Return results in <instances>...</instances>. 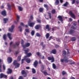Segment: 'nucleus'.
Here are the masks:
<instances>
[{"label": "nucleus", "instance_id": "f257e3e1", "mask_svg": "<svg viewBox=\"0 0 79 79\" xmlns=\"http://www.w3.org/2000/svg\"><path fill=\"white\" fill-rule=\"evenodd\" d=\"M13 64L14 66H15V69L18 68L20 66V64L19 63H18V61L16 60H14Z\"/></svg>", "mask_w": 79, "mask_h": 79}, {"label": "nucleus", "instance_id": "f03ea898", "mask_svg": "<svg viewBox=\"0 0 79 79\" xmlns=\"http://www.w3.org/2000/svg\"><path fill=\"white\" fill-rule=\"evenodd\" d=\"M68 60V57H64L63 59H61L60 61L61 62L63 63V62H64L65 63H68L69 61V60Z\"/></svg>", "mask_w": 79, "mask_h": 79}, {"label": "nucleus", "instance_id": "7ed1b4c3", "mask_svg": "<svg viewBox=\"0 0 79 79\" xmlns=\"http://www.w3.org/2000/svg\"><path fill=\"white\" fill-rule=\"evenodd\" d=\"M31 21H29L28 22V24L29 25V26H30V27H34V25L35 24V22H30Z\"/></svg>", "mask_w": 79, "mask_h": 79}, {"label": "nucleus", "instance_id": "20e7f679", "mask_svg": "<svg viewBox=\"0 0 79 79\" xmlns=\"http://www.w3.org/2000/svg\"><path fill=\"white\" fill-rule=\"evenodd\" d=\"M69 15L71 16L72 17V18H73V19H76V16H75V15L73 13V12H72V11L70 10L69 11Z\"/></svg>", "mask_w": 79, "mask_h": 79}, {"label": "nucleus", "instance_id": "39448f33", "mask_svg": "<svg viewBox=\"0 0 79 79\" xmlns=\"http://www.w3.org/2000/svg\"><path fill=\"white\" fill-rule=\"evenodd\" d=\"M31 44L27 42L25 43V45H23L22 47L24 48H26V47H29Z\"/></svg>", "mask_w": 79, "mask_h": 79}, {"label": "nucleus", "instance_id": "423d86ee", "mask_svg": "<svg viewBox=\"0 0 79 79\" xmlns=\"http://www.w3.org/2000/svg\"><path fill=\"white\" fill-rule=\"evenodd\" d=\"M15 28V25H12L10 28H9V31L10 32H13V30Z\"/></svg>", "mask_w": 79, "mask_h": 79}, {"label": "nucleus", "instance_id": "0eeeda50", "mask_svg": "<svg viewBox=\"0 0 79 79\" xmlns=\"http://www.w3.org/2000/svg\"><path fill=\"white\" fill-rule=\"evenodd\" d=\"M48 60H51V63H53L55 61V59H54V57L53 56H49L48 57Z\"/></svg>", "mask_w": 79, "mask_h": 79}, {"label": "nucleus", "instance_id": "6e6552de", "mask_svg": "<svg viewBox=\"0 0 79 79\" xmlns=\"http://www.w3.org/2000/svg\"><path fill=\"white\" fill-rule=\"evenodd\" d=\"M24 59L27 63H31V59L29 58H27L26 56H24Z\"/></svg>", "mask_w": 79, "mask_h": 79}, {"label": "nucleus", "instance_id": "1a4fd4ad", "mask_svg": "<svg viewBox=\"0 0 79 79\" xmlns=\"http://www.w3.org/2000/svg\"><path fill=\"white\" fill-rule=\"evenodd\" d=\"M21 74L22 75H23L24 77H26V76H27V73H26V72L24 70L22 71Z\"/></svg>", "mask_w": 79, "mask_h": 79}, {"label": "nucleus", "instance_id": "9d476101", "mask_svg": "<svg viewBox=\"0 0 79 79\" xmlns=\"http://www.w3.org/2000/svg\"><path fill=\"white\" fill-rule=\"evenodd\" d=\"M41 26L40 25L38 24L36 25L35 27V29H36L37 30H39V29L41 27Z\"/></svg>", "mask_w": 79, "mask_h": 79}, {"label": "nucleus", "instance_id": "9b49d317", "mask_svg": "<svg viewBox=\"0 0 79 79\" xmlns=\"http://www.w3.org/2000/svg\"><path fill=\"white\" fill-rule=\"evenodd\" d=\"M12 72H13V71L10 69H8L7 71L6 72L7 74H11L12 73Z\"/></svg>", "mask_w": 79, "mask_h": 79}, {"label": "nucleus", "instance_id": "f8f14e48", "mask_svg": "<svg viewBox=\"0 0 79 79\" xmlns=\"http://www.w3.org/2000/svg\"><path fill=\"white\" fill-rule=\"evenodd\" d=\"M37 65H38V61H37V60H36L34 63L33 66L35 68H37Z\"/></svg>", "mask_w": 79, "mask_h": 79}, {"label": "nucleus", "instance_id": "ddd939ff", "mask_svg": "<svg viewBox=\"0 0 79 79\" xmlns=\"http://www.w3.org/2000/svg\"><path fill=\"white\" fill-rule=\"evenodd\" d=\"M58 20H59V21H61L62 23H63V18L62 16L60 15L58 17Z\"/></svg>", "mask_w": 79, "mask_h": 79}, {"label": "nucleus", "instance_id": "4468645a", "mask_svg": "<svg viewBox=\"0 0 79 79\" xmlns=\"http://www.w3.org/2000/svg\"><path fill=\"white\" fill-rule=\"evenodd\" d=\"M12 58L11 57H8L7 58V62L9 64L11 63L12 62Z\"/></svg>", "mask_w": 79, "mask_h": 79}, {"label": "nucleus", "instance_id": "2eb2a0df", "mask_svg": "<svg viewBox=\"0 0 79 79\" xmlns=\"http://www.w3.org/2000/svg\"><path fill=\"white\" fill-rule=\"evenodd\" d=\"M20 44V42L19 41H18L17 42H16L15 43V45H13L14 46V48H16V45H17V46H18L19 45V44Z\"/></svg>", "mask_w": 79, "mask_h": 79}, {"label": "nucleus", "instance_id": "dca6fc26", "mask_svg": "<svg viewBox=\"0 0 79 79\" xmlns=\"http://www.w3.org/2000/svg\"><path fill=\"white\" fill-rule=\"evenodd\" d=\"M1 14L2 15H3V16H6V10H4L2 11Z\"/></svg>", "mask_w": 79, "mask_h": 79}, {"label": "nucleus", "instance_id": "f3484780", "mask_svg": "<svg viewBox=\"0 0 79 79\" xmlns=\"http://www.w3.org/2000/svg\"><path fill=\"white\" fill-rule=\"evenodd\" d=\"M56 50L55 49H54L50 52V54H56Z\"/></svg>", "mask_w": 79, "mask_h": 79}, {"label": "nucleus", "instance_id": "a211bd4d", "mask_svg": "<svg viewBox=\"0 0 79 79\" xmlns=\"http://www.w3.org/2000/svg\"><path fill=\"white\" fill-rule=\"evenodd\" d=\"M11 34L10 33H7V36H8V38L10 40H11L12 39V37H11Z\"/></svg>", "mask_w": 79, "mask_h": 79}, {"label": "nucleus", "instance_id": "6ab92c4d", "mask_svg": "<svg viewBox=\"0 0 79 79\" xmlns=\"http://www.w3.org/2000/svg\"><path fill=\"white\" fill-rule=\"evenodd\" d=\"M46 29H48V31H50V28H49V25H47L46 26Z\"/></svg>", "mask_w": 79, "mask_h": 79}, {"label": "nucleus", "instance_id": "aec40b11", "mask_svg": "<svg viewBox=\"0 0 79 79\" xmlns=\"http://www.w3.org/2000/svg\"><path fill=\"white\" fill-rule=\"evenodd\" d=\"M31 55H32V54H31V53L30 52L27 54V56H26L27 58V57H30Z\"/></svg>", "mask_w": 79, "mask_h": 79}, {"label": "nucleus", "instance_id": "412c9836", "mask_svg": "<svg viewBox=\"0 0 79 79\" xmlns=\"http://www.w3.org/2000/svg\"><path fill=\"white\" fill-rule=\"evenodd\" d=\"M3 40H6V34H4L3 36Z\"/></svg>", "mask_w": 79, "mask_h": 79}, {"label": "nucleus", "instance_id": "4be33fe9", "mask_svg": "<svg viewBox=\"0 0 79 79\" xmlns=\"http://www.w3.org/2000/svg\"><path fill=\"white\" fill-rule=\"evenodd\" d=\"M41 72H42V73H43V74H44L45 75V76H46L47 75H48V73H47V72H45L43 71V70H41Z\"/></svg>", "mask_w": 79, "mask_h": 79}, {"label": "nucleus", "instance_id": "5701e85b", "mask_svg": "<svg viewBox=\"0 0 79 79\" xmlns=\"http://www.w3.org/2000/svg\"><path fill=\"white\" fill-rule=\"evenodd\" d=\"M3 20L4 24H6V21H8V19L7 18H4L3 19Z\"/></svg>", "mask_w": 79, "mask_h": 79}, {"label": "nucleus", "instance_id": "b1692460", "mask_svg": "<svg viewBox=\"0 0 79 79\" xmlns=\"http://www.w3.org/2000/svg\"><path fill=\"white\" fill-rule=\"evenodd\" d=\"M75 32V31L73 30H70L69 32L70 34H73Z\"/></svg>", "mask_w": 79, "mask_h": 79}, {"label": "nucleus", "instance_id": "393cba45", "mask_svg": "<svg viewBox=\"0 0 79 79\" xmlns=\"http://www.w3.org/2000/svg\"><path fill=\"white\" fill-rule=\"evenodd\" d=\"M59 0H56L55 2V5H59Z\"/></svg>", "mask_w": 79, "mask_h": 79}, {"label": "nucleus", "instance_id": "a878e982", "mask_svg": "<svg viewBox=\"0 0 79 79\" xmlns=\"http://www.w3.org/2000/svg\"><path fill=\"white\" fill-rule=\"evenodd\" d=\"M68 5H69V3H68V2H66L63 5V6L65 7L67 6H68Z\"/></svg>", "mask_w": 79, "mask_h": 79}, {"label": "nucleus", "instance_id": "bb28decb", "mask_svg": "<svg viewBox=\"0 0 79 79\" xmlns=\"http://www.w3.org/2000/svg\"><path fill=\"white\" fill-rule=\"evenodd\" d=\"M44 6L45 8H46L47 10H48V5L44 4Z\"/></svg>", "mask_w": 79, "mask_h": 79}, {"label": "nucleus", "instance_id": "cd10ccee", "mask_svg": "<svg viewBox=\"0 0 79 79\" xmlns=\"http://www.w3.org/2000/svg\"><path fill=\"white\" fill-rule=\"evenodd\" d=\"M76 38L75 37H73L71 38V40L72 42H74V41H76Z\"/></svg>", "mask_w": 79, "mask_h": 79}, {"label": "nucleus", "instance_id": "c85d7f7f", "mask_svg": "<svg viewBox=\"0 0 79 79\" xmlns=\"http://www.w3.org/2000/svg\"><path fill=\"white\" fill-rule=\"evenodd\" d=\"M46 39H48L49 37H50V34L49 33H47L46 35Z\"/></svg>", "mask_w": 79, "mask_h": 79}, {"label": "nucleus", "instance_id": "c756f323", "mask_svg": "<svg viewBox=\"0 0 79 79\" xmlns=\"http://www.w3.org/2000/svg\"><path fill=\"white\" fill-rule=\"evenodd\" d=\"M24 50L25 52V54H27V53H27L29 52V49H28L26 50Z\"/></svg>", "mask_w": 79, "mask_h": 79}, {"label": "nucleus", "instance_id": "7c9ffc66", "mask_svg": "<svg viewBox=\"0 0 79 79\" xmlns=\"http://www.w3.org/2000/svg\"><path fill=\"white\" fill-rule=\"evenodd\" d=\"M7 6H8V8L9 10H11V6L9 5V3H7Z\"/></svg>", "mask_w": 79, "mask_h": 79}, {"label": "nucleus", "instance_id": "2f4dec72", "mask_svg": "<svg viewBox=\"0 0 79 79\" xmlns=\"http://www.w3.org/2000/svg\"><path fill=\"white\" fill-rule=\"evenodd\" d=\"M51 13L52 14H55V13H56V10L55 9L52 10L51 11Z\"/></svg>", "mask_w": 79, "mask_h": 79}, {"label": "nucleus", "instance_id": "473e14b6", "mask_svg": "<svg viewBox=\"0 0 79 79\" xmlns=\"http://www.w3.org/2000/svg\"><path fill=\"white\" fill-rule=\"evenodd\" d=\"M63 56H65L66 55V52L65 51H63Z\"/></svg>", "mask_w": 79, "mask_h": 79}, {"label": "nucleus", "instance_id": "72a5a7b5", "mask_svg": "<svg viewBox=\"0 0 79 79\" xmlns=\"http://www.w3.org/2000/svg\"><path fill=\"white\" fill-rule=\"evenodd\" d=\"M32 71L33 74H35V73H36V71H35V70L34 69V68H32Z\"/></svg>", "mask_w": 79, "mask_h": 79}, {"label": "nucleus", "instance_id": "f704fd0d", "mask_svg": "<svg viewBox=\"0 0 79 79\" xmlns=\"http://www.w3.org/2000/svg\"><path fill=\"white\" fill-rule=\"evenodd\" d=\"M4 74L2 73H1L0 74V79H2L3 78Z\"/></svg>", "mask_w": 79, "mask_h": 79}, {"label": "nucleus", "instance_id": "c9c22d12", "mask_svg": "<svg viewBox=\"0 0 79 79\" xmlns=\"http://www.w3.org/2000/svg\"><path fill=\"white\" fill-rule=\"evenodd\" d=\"M69 64H70V65H72V64H75L74 62H72V61L71 60H69Z\"/></svg>", "mask_w": 79, "mask_h": 79}, {"label": "nucleus", "instance_id": "e433bc0d", "mask_svg": "<svg viewBox=\"0 0 79 79\" xmlns=\"http://www.w3.org/2000/svg\"><path fill=\"white\" fill-rule=\"evenodd\" d=\"M63 76H64V75L66 74V73L64 71H63L62 73Z\"/></svg>", "mask_w": 79, "mask_h": 79}, {"label": "nucleus", "instance_id": "4c0bfd02", "mask_svg": "<svg viewBox=\"0 0 79 79\" xmlns=\"http://www.w3.org/2000/svg\"><path fill=\"white\" fill-rule=\"evenodd\" d=\"M52 67L53 69H56V66L55 64H52Z\"/></svg>", "mask_w": 79, "mask_h": 79}, {"label": "nucleus", "instance_id": "58836bf2", "mask_svg": "<svg viewBox=\"0 0 79 79\" xmlns=\"http://www.w3.org/2000/svg\"><path fill=\"white\" fill-rule=\"evenodd\" d=\"M39 10L40 12H43L44 10V9L42 8H40L39 9Z\"/></svg>", "mask_w": 79, "mask_h": 79}, {"label": "nucleus", "instance_id": "ea45409f", "mask_svg": "<svg viewBox=\"0 0 79 79\" xmlns=\"http://www.w3.org/2000/svg\"><path fill=\"white\" fill-rule=\"evenodd\" d=\"M19 53V52L18 51H16L14 55L16 57L17 56V55H18V54Z\"/></svg>", "mask_w": 79, "mask_h": 79}, {"label": "nucleus", "instance_id": "a19ab883", "mask_svg": "<svg viewBox=\"0 0 79 79\" xmlns=\"http://www.w3.org/2000/svg\"><path fill=\"white\" fill-rule=\"evenodd\" d=\"M41 70H42V71L43 70H44V65H43V64H41Z\"/></svg>", "mask_w": 79, "mask_h": 79}, {"label": "nucleus", "instance_id": "79ce46f5", "mask_svg": "<svg viewBox=\"0 0 79 79\" xmlns=\"http://www.w3.org/2000/svg\"><path fill=\"white\" fill-rule=\"evenodd\" d=\"M48 15H49V19H51V18H52V15H51V13L48 12Z\"/></svg>", "mask_w": 79, "mask_h": 79}, {"label": "nucleus", "instance_id": "37998d69", "mask_svg": "<svg viewBox=\"0 0 79 79\" xmlns=\"http://www.w3.org/2000/svg\"><path fill=\"white\" fill-rule=\"evenodd\" d=\"M35 33V31H34V30H32L31 31V34L32 36H33L34 35Z\"/></svg>", "mask_w": 79, "mask_h": 79}, {"label": "nucleus", "instance_id": "c03bdc74", "mask_svg": "<svg viewBox=\"0 0 79 79\" xmlns=\"http://www.w3.org/2000/svg\"><path fill=\"white\" fill-rule=\"evenodd\" d=\"M71 29H73V30H76V27H74V26H72L71 27Z\"/></svg>", "mask_w": 79, "mask_h": 79}, {"label": "nucleus", "instance_id": "a18cd8bd", "mask_svg": "<svg viewBox=\"0 0 79 79\" xmlns=\"http://www.w3.org/2000/svg\"><path fill=\"white\" fill-rule=\"evenodd\" d=\"M36 35L37 37H41V35L39 33H36Z\"/></svg>", "mask_w": 79, "mask_h": 79}, {"label": "nucleus", "instance_id": "49530a36", "mask_svg": "<svg viewBox=\"0 0 79 79\" xmlns=\"http://www.w3.org/2000/svg\"><path fill=\"white\" fill-rule=\"evenodd\" d=\"M17 22H18L19 21V16L17 15Z\"/></svg>", "mask_w": 79, "mask_h": 79}, {"label": "nucleus", "instance_id": "de8ad7c7", "mask_svg": "<svg viewBox=\"0 0 79 79\" xmlns=\"http://www.w3.org/2000/svg\"><path fill=\"white\" fill-rule=\"evenodd\" d=\"M21 60V56H19L18 57V60L19 61Z\"/></svg>", "mask_w": 79, "mask_h": 79}, {"label": "nucleus", "instance_id": "09e8293b", "mask_svg": "<svg viewBox=\"0 0 79 79\" xmlns=\"http://www.w3.org/2000/svg\"><path fill=\"white\" fill-rule=\"evenodd\" d=\"M18 8L19 11H22L23 10V9H22V8L20 6H18Z\"/></svg>", "mask_w": 79, "mask_h": 79}, {"label": "nucleus", "instance_id": "8fccbe9b", "mask_svg": "<svg viewBox=\"0 0 79 79\" xmlns=\"http://www.w3.org/2000/svg\"><path fill=\"white\" fill-rule=\"evenodd\" d=\"M36 55H37L38 56H41V55H40V53L39 52H38L36 53Z\"/></svg>", "mask_w": 79, "mask_h": 79}, {"label": "nucleus", "instance_id": "3c124183", "mask_svg": "<svg viewBox=\"0 0 79 79\" xmlns=\"http://www.w3.org/2000/svg\"><path fill=\"white\" fill-rule=\"evenodd\" d=\"M24 41L23 40H22L21 41V44L22 45V46H23V45H24Z\"/></svg>", "mask_w": 79, "mask_h": 79}, {"label": "nucleus", "instance_id": "603ef678", "mask_svg": "<svg viewBox=\"0 0 79 79\" xmlns=\"http://www.w3.org/2000/svg\"><path fill=\"white\" fill-rule=\"evenodd\" d=\"M37 22L38 23H41V20L39 19H37L36 20Z\"/></svg>", "mask_w": 79, "mask_h": 79}, {"label": "nucleus", "instance_id": "864d4df0", "mask_svg": "<svg viewBox=\"0 0 79 79\" xmlns=\"http://www.w3.org/2000/svg\"><path fill=\"white\" fill-rule=\"evenodd\" d=\"M20 25L21 26H23V27H25V25L24 24V23L23 22H21L20 23Z\"/></svg>", "mask_w": 79, "mask_h": 79}, {"label": "nucleus", "instance_id": "5fc2aeb1", "mask_svg": "<svg viewBox=\"0 0 79 79\" xmlns=\"http://www.w3.org/2000/svg\"><path fill=\"white\" fill-rule=\"evenodd\" d=\"M18 28L20 29V32H21V31H22V28H21V26H19L18 27Z\"/></svg>", "mask_w": 79, "mask_h": 79}, {"label": "nucleus", "instance_id": "6e6d98bb", "mask_svg": "<svg viewBox=\"0 0 79 79\" xmlns=\"http://www.w3.org/2000/svg\"><path fill=\"white\" fill-rule=\"evenodd\" d=\"M2 68V64H0V73H1V72H2V69H1Z\"/></svg>", "mask_w": 79, "mask_h": 79}, {"label": "nucleus", "instance_id": "4d7b16f0", "mask_svg": "<svg viewBox=\"0 0 79 79\" xmlns=\"http://www.w3.org/2000/svg\"><path fill=\"white\" fill-rule=\"evenodd\" d=\"M25 31L26 32L29 33V29H25Z\"/></svg>", "mask_w": 79, "mask_h": 79}, {"label": "nucleus", "instance_id": "13d9d810", "mask_svg": "<svg viewBox=\"0 0 79 79\" xmlns=\"http://www.w3.org/2000/svg\"><path fill=\"white\" fill-rule=\"evenodd\" d=\"M2 66H3V70H5V68H6L5 65L4 64H3L2 65Z\"/></svg>", "mask_w": 79, "mask_h": 79}, {"label": "nucleus", "instance_id": "bf43d9fd", "mask_svg": "<svg viewBox=\"0 0 79 79\" xmlns=\"http://www.w3.org/2000/svg\"><path fill=\"white\" fill-rule=\"evenodd\" d=\"M76 2V0H72V4H74Z\"/></svg>", "mask_w": 79, "mask_h": 79}, {"label": "nucleus", "instance_id": "052dcab7", "mask_svg": "<svg viewBox=\"0 0 79 79\" xmlns=\"http://www.w3.org/2000/svg\"><path fill=\"white\" fill-rule=\"evenodd\" d=\"M3 78H7V76L5 74H4L3 76Z\"/></svg>", "mask_w": 79, "mask_h": 79}, {"label": "nucleus", "instance_id": "680f3d73", "mask_svg": "<svg viewBox=\"0 0 79 79\" xmlns=\"http://www.w3.org/2000/svg\"><path fill=\"white\" fill-rule=\"evenodd\" d=\"M45 46H46V45H45V44H44L42 45V47H43V48L44 49V48H45Z\"/></svg>", "mask_w": 79, "mask_h": 79}, {"label": "nucleus", "instance_id": "e2e57ef3", "mask_svg": "<svg viewBox=\"0 0 79 79\" xmlns=\"http://www.w3.org/2000/svg\"><path fill=\"white\" fill-rule=\"evenodd\" d=\"M18 79H23V77L22 76H20Z\"/></svg>", "mask_w": 79, "mask_h": 79}, {"label": "nucleus", "instance_id": "0e129e2a", "mask_svg": "<svg viewBox=\"0 0 79 79\" xmlns=\"http://www.w3.org/2000/svg\"><path fill=\"white\" fill-rule=\"evenodd\" d=\"M52 36H51L49 38V40H50L52 39Z\"/></svg>", "mask_w": 79, "mask_h": 79}, {"label": "nucleus", "instance_id": "69168bd1", "mask_svg": "<svg viewBox=\"0 0 79 79\" xmlns=\"http://www.w3.org/2000/svg\"><path fill=\"white\" fill-rule=\"evenodd\" d=\"M24 59H22L21 60V64H23V63H24Z\"/></svg>", "mask_w": 79, "mask_h": 79}, {"label": "nucleus", "instance_id": "338daca9", "mask_svg": "<svg viewBox=\"0 0 79 79\" xmlns=\"http://www.w3.org/2000/svg\"><path fill=\"white\" fill-rule=\"evenodd\" d=\"M73 26H77V23H73Z\"/></svg>", "mask_w": 79, "mask_h": 79}, {"label": "nucleus", "instance_id": "774afa93", "mask_svg": "<svg viewBox=\"0 0 79 79\" xmlns=\"http://www.w3.org/2000/svg\"><path fill=\"white\" fill-rule=\"evenodd\" d=\"M44 45V42H41L40 43V45H41V46H42Z\"/></svg>", "mask_w": 79, "mask_h": 79}]
</instances>
